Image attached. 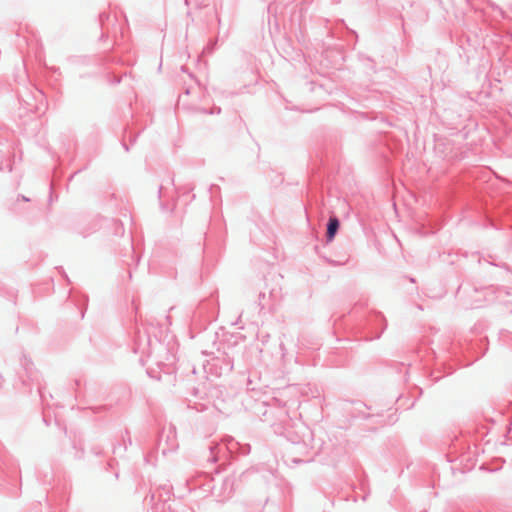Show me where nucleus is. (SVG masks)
<instances>
[{
	"instance_id": "nucleus-1",
	"label": "nucleus",
	"mask_w": 512,
	"mask_h": 512,
	"mask_svg": "<svg viewBox=\"0 0 512 512\" xmlns=\"http://www.w3.org/2000/svg\"><path fill=\"white\" fill-rule=\"evenodd\" d=\"M339 227V222L336 218H330L327 228V237L329 240H332L337 232Z\"/></svg>"
}]
</instances>
